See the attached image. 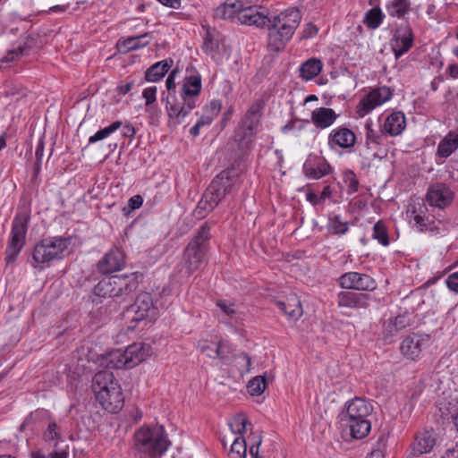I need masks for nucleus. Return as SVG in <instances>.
<instances>
[{"label":"nucleus","mask_w":458,"mask_h":458,"mask_svg":"<svg viewBox=\"0 0 458 458\" xmlns=\"http://www.w3.org/2000/svg\"><path fill=\"white\" fill-rule=\"evenodd\" d=\"M201 87V76L195 72L184 78L179 97L170 95L167 98V114L170 123L176 126L184 122L197 106Z\"/></svg>","instance_id":"obj_1"},{"label":"nucleus","mask_w":458,"mask_h":458,"mask_svg":"<svg viewBox=\"0 0 458 458\" xmlns=\"http://www.w3.org/2000/svg\"><path fill=\"white\" fill-rule=\"evenodd\" d=\"M373 411V406L365 399L355 397L348 401L339 414L343 426L349 428L352 438L362 439L371 429L369 419Z\"/></svg>","instance_id":"obj_2"},{"label":"nucleus","mask_w":458,"mask_h":458,"mask_svg":"<svg viewBox=\"0 0 458 458\" xmlns=\"http://www.w3.org/2000/svg\"><path fill=\"white\" fill-rule=\"evenodd\" d=\"M301 20V14L297 8H289L278 15L270 17L267 25L268 47L272 51L282 50L292 38Z\"/></svg>","instance_id":"obj_3"},{"label":"nucleus","mask_w":458,"mask_h":458,"mask_svg":"<svg viewBox=\"0 0 458 458\" xmlns=\"http://www.w3.org/2000/svg\"><path fill=\"white\" fill-rule=\"evenodd\" d=\"M170 445L171 442L162 425H144L134 433L135 450L148 458H161Z\"/></svg>","instance_id":"obj_4"},{"label":"nucleus","mask_w":458,"mask_h":458,"mask_svg":"<svg viewBox=\"0 0 458 458\" xmlns=\"http://www.w3.org/2000/svg\"><path fill=\"white\" fill-rule=\"evenodd\" d=\"M210 226L206 222L198 229L196 234L184 249L182 259L178 265L179 271L185 276L199 270L205 261L210 240Z\"/></svg>","instance_id":"obj_5"},{"label":"nucleus","mask_w":458,"mask_h":458,"mask_svg":"<svg viewBox=\"0 0 458 458\" xmlns=\"http://www.w3.org/2000/svg\"><path fill=\"white\" fill-rule=\"evenodd\" d=\"M93 391L100 405L111 413L118 412L123 406V394L120 385L110 371H99L93 377Z\"/></svg>","instance_id":"obj_6"},{"label":"nucleus","mask_w":458,"mask_h":458,"mask_svg":"<svg viewBox=\"0 0 458 458\" xmlns=\"http://www.w3.org/2000/svg\"><path fill=\"white\" fill-rule=\"evenodd\" d=\"M142 278L139 272L106 277L95 285L94 294L100 298L124 299L138 289Z\"/></svg>","instance_id":"obj_7"},{"label":"nucleus","mask_w":458,"mask_h":458,"mask_svg":"<svg viewBox=\"0 0 458 458\" xmlns=\"http://www.w3.org/2000/svg\"><path fill=\"white\" fill-rule=\"evenodd\" d=\"M30 214L28 209L19 210L12 221V227L5 249V262L13 263L25 246Z\"/></svg>","instance_id":"obj_8"},{"label":"nucleus","mask_w":458,"mask_h":458,"mask_svg":"<svg viewBox=\"0 0 458 458\" xmlns=\"http://www.w3.org/2000/svg\"><path fill=\"white\" fill-rule=\"evenodd\" d=\"M157 316V307L148 293H140L135 301L123 312L124 319L129 323L128 329L134 330L144 320H152Z\"/></svg>","instance_id":"obj_9"},{"label":"nucleus","mask_w":458,"mask_h":458,"mask_svg":"<svg viewBox=\"0 0 458 458\" xmlns=\"http://www.w3.org/2000/svg\"><path fill=\"white\" fill-rule=\"evenodd\" d=\"M71 244V239L56 236L43 239L34 247L33 260L37 264H45L64 258V251Z\"/></svg>","instance_id":"obj_10"},{"label":"nucleus","mask_w":458,"mask_h":458,"mask_svg":"<svg viewBox=\"0 0 458 458\" xmlns=\"http://www.w3.org/2000/svg\"><path fill=\"white\" fill-rule=\"evenodd\" d=\"M237 184L238 177L234 171L225 170L212 180L205 193L216 207L226 195L237 191Z\"/></svg>","instance_id":"obj_11"},{"label":"nucleus","mask_w":458,"mask_h":458,"mask_svg":"<svg viewBox=\"0 0 458 458\" xmlns=\"http://www.w3.org/2000/svg\"><path fill=\"white\" fill-rule=\"evenodd\" d=\"M338 284L343 289L360 292H372L377 286L376 280L372 276L359 272H346L343 274L338 278Z\"/></svg>","instance_id":"obj_12"},{"label":"nucleus","mask_w":458,"mask_h":458,"mask_svg":"<svg viewBox=\"0 0 458 458\" xmlns=\"http://www.w3.org/2000/svg\"><path fill=\"white\" fill-rule=\"evenodd\" d=\"M393 93L388 87H379L373 89L363 98H361L357 106V113L360 116L369 114L377 106H379L392 98Z\"/></svg>","instance_id":"obj_13"},{"label":"nucleus","mask_w":458,"mask_h":458,"mask_svg":"<svg viewBox=\"0 0 458 458\" xmlns=\"http://www.w3.org/2000/svg\"><path fill=\"white\" fill-rule=\"evenodd\" d=\"M242 6L240 9L238 21L242 24L255 26L260 29H267L270 17L265 11H259L257 6L251 5L248 0H242Z\"/></svg>","instance_id":"obj_14"},{"label":"nucleus","mask_w":458,"mask_h":458,"mask_svg":"<svg viewBox=\"0 0 458 458\" xmlns=\"http://www.w3.org/2000/svg\"><path fill=\"white\" fill-rule=\"evenodd\" d=\"M454 192L443 182L431 184L427 191L426 199L431 207L444 209L450 206L454 200Z\"/></svg>","instance_id":"obj_15"},{"label":"nucleus","mask_w":458,"mask_h":458,"mask_svg":"<svg viewBox=\"0 0 458 458\" xmlns=\"http://www.w3.org/2000/svg\"><path fill=\"white\" fill-rule=\"evenodd\" d=\"M429 342L428 335L411 334L405 337L400 345L402 354L411 360H418L424 348H426Z\"/></svg>","instance_id":"obj_16"},{"label":"nucleus","mask_w":458,"mask_h":458,"mask_svg":"<svg viewBox=\"0 0 458 458\" xmlns=\"http://www.w3.org/2000/svg\"><path fill=\"white\" fill-rule=\"evenodd\" d=\"M264 106L261 99H257L250 105L241 122L242 138H251L256 134Z\"/></svg>","instance_id":"obj_17"},{"label":"nucleus","mask_w":458,"mask_h":458,"mask_svg":"<svg viewBox=\"0 0 458 458\" xmlns=\"http://www.w3.org/2000/svg\"><path fill=\"white\" fill-rule=\"evenodd\" d=\"M125 266V255L120 249H111L98 262V271L102 275L121 270Z\"/></svg>","instance_id":"obj_18"},{"label":"nucleus","mask_w":458,"mask_h":458,"mask_svg":"<svg viewBox=\"0 0 458 458\" xmlns=\"http://www.w3.org/2000/svg\"><path fill=\"white\" fill-rule=\"evenodd\" d=\"M413 40L414 34L409 24L400 27L395 31L391 46L396 60L411 48Z\"/></svg>","instance_id":"obj_19"},{"label":"nucleus","mask_w":458,"mask_h":458,"mask_svg":"<svg viewBox=\"0 0 458 458\" xmlns=\"http://www.w3.org/2000/svg\"><path fill=\"white\" fill-rule=\"evenodd\" d=\"M327 143L331 149L336 148L350 149L356 143V135L351 129L345 126H339L330 131Z\"/></svg>","instance_id":"obj_20"},{"label":"nucleus","mask_w":458,"mask_h":458,"mask_svg":"<svg viewBox=\"0 0 458 458\" xmlns=\"http://www.w3.org/2000/svg\"><path fill=\"white\" fill-rule=\"evenodd\" d=\"M437 437L433 429H422L414 435V440L411 445V454L413 456H420L430 453L436 445Z\"/></svg>","instance_id":"obj_21"},{"label":"nucleus","mask_w":458,"mask_h":458,"mask_svg":"<svg viewBox=\"0 0 458 458\" xmlns=\"http://www.w3.org/2000/svg\"><path fill=\"white\" fill-rule=\"evenodd\" d=\"M332 167L323 157L316 155H310L303 164L304 174L311 179H320L330 174Z\"/></svg>","instance_id":"obj_22"},{"label":"nucleus","mask_w":458,"mask_h":458,"mask_svg":"<svg viewBox=\"0 0 458 458\" xmlns=\"http://www.w3.org/2000/svg\"><path fill=\"white\" fill-rule=\"evenodd\" d=\"M369 300L370 295L368 293L343 291L337 294V305L340 308L366 309L369 306Z\"/></svg>","instance_id":"obj_23"},{"label":"nucleus","mask_w":458,"mask_h":458,"mask_svg":"<svg viewBox=\"0 0 458 458\" xmlns=\"http://www.w3.org/2000/svg\"><path fill=\"white\" fill-rule=\"evenodd\" d=\"M127 369H132L150 354V346L144 343H134L123 350Z\"/></svg>","instance_id":"obj_24"},{"label":"nucleus","mask_w":458,"mask_h":458,"mask_svg":"<svg viewBox=\"0 0 458 458\" xmlns=\"http://www.w3.org/2000/svg\"><path fill=\"white\" fill-rule=\"evenodd\" d=\"M335 110L327 107H318L311 113V122L318 129L330 127L337 119Z\"/></svg>","instance_id":"obj_25"},{"label":"nucleus","mask_w":458,"mask_h":458,"mask_svg":"<svg viewBox=\"0 0 458 458\" xmlns=\"http://www.w3.org/2000/svg\"><path fill=\"white\" fill-rule=\"evenodd\" d=\"M276 305L289 319L293 321L298 320L303 314L301 301L295 295H292L286 301H278Z\"/></svg>","instance_id":"obj_26"},{"label":"nucleus","mask_w":458,"mask_h":458,"mask_svg":"<svg viewBox=\"0 0 458 458\" xmlns=\"http://www.w3.org/2000/svg\"><path fill=\"white\" fill-rule=\"evenodd\" d=\"M406 125L405 116L403 112L397 111L390 114L383 125V131L390 136L400 135Z\"/></svg>","instance_id":"obj_27"},{"label":"nucleus","mask_w":458,"mask_h":458,"mask_svg":"<svg viewBox=\"0 0 458 458\" xmlns=\"http://www.w3.org/2000/svg\"><path fill=\"white\" fill-rule=\"evenodd\" d=\"M242 6V0H226L215 9L214 16L221 20H231L235 17L238 19Z\"/></svg>","instance_id":"obj_28"},{"label":"nucleus","mask_w":458,"mask_h":458,"mask_svg":"<svg viewBox=\"0 0 458 458\" xmlns=\"http://www.w3.org/2000/svg\"><path fill=\"white\" fill-rule=\"evenodd\" d=\"M174 60L167 58L150 65L145 72V79L149 82H157L163 79L169 69L173 66Z\"/></svg>","instance_id":"obj_29"},{"label":"nucleus","mask_w":458,"mask_h":458,"mask_svg":"<svg viewBox=\"0 0 458 458\" xmlns=\"http://www.w3.org/2000/svg\"><path fill=\"white\" fill-rule=\"evenodd\" d=\"M385 8L390 17L404 20L411 10V3L410 0H389Z\"/></svg>","instance_id":"obj_30"},{"label":"nucleus","mask_w":458,"mask_h":458,"mask_svg":"<svg viewBox=\"0 0 458 458\" xmlns=\"http://www.w3.org/2000/svg\"><path fill=\"white\" fill-rule=\"evenodd\" d=\"M458 148V130L450 131L439 142L437 154L446 158Z\"/></svg>","instance_id":"obj_31"},{"label":"nucleus","mask_w":458,"mask_h":458,"mask_svg":"<svg viewBox=\"0 0 458 458\" xmlns=\"http://www.w3.org/2000/svg\"><path fill=\"white\" fill-rule=\"evenodd\" d=\"M152 39L151 33H144L135 37H128L124 39H120L117 43L119 48H123V51H132L148 46Z\"/></svg>","instance_id":"obj_32"},{"label":"nucleus","mask_w":458,"mask_h":458,"mask_svg":"<svg viewBox=\"0 0 458 458\" xmlns=\"http://www.w3.org/2000/svg\"><path fill=\"white\" fill-rule=\"evenodd\" d=\"M30 47L24 45L10 49L0 58V70L7 69L29 54Z\"/></svg>","instance_id":"obj_33"},{"label":"nucleus","mask_w":458,"mask_h":458,"mask_svg":"<svg viewBox=\"0 0 458 458\" xmlns=\"http://www.w3.org/2000/svg\"><path fill=\"white\" fill-rule=\"evenodd\" d=\"M323 64L319 59L310 58L300 66V77L305 81H310L321 72Z\"/></svg>","instance_id":"obj_34"},{"label":"nucleus","mask_w":458,"mask_h":458,"mask_svg":"<svg viewBox=\"0 0 458 458\" xmlns=\"http://www.w3.org/2000/svg\"><path fill=\"white\" fill-rule=\"evenodd\" d=\"M124 359L123 350L116 349L106 353L102 358V364L107 369H127V364L125 363Z\"/></svg>","instance_id":"obj_35"},{"label":"nucleus","mask_w":458,"mask_h":458,"mask_svg":"<svg viewBox=\"0 0 458 458\" xmlns=\"http://www.w3.org/2000/svg\"><path fill=\"white\" fill-rule=\"evenodd\" d=\"M327 231L335 235H344L349 230V223L341 215H330L327 225Z\"/></svg>","instance_id":"obj_36"},{"label":"nucleus","mask_w":458,"mask_h":458,"mask_svg":"<svg viewBox=\"0 0 458 458\" xmlns=\"http://www.w3.org/2000/svg\"><path fill=\"white\" fill-rule=\"evenodd\" d=\"M385 13L379 6H375L365 13L363 23L369 30H376L382 24Z\"/></svg>","instance_id":"obj_37"},{"label":"nucleus","mask_w":458,"mask_h":458,"mask_svg":"<svg viewBox=\"0 0 458 458\" xmlns=\"http://www.w3.org/2000/svg\"><path fill=\"white\" fill-rule=\"evenodd\" d=\"M216 307L219 309L220 313L217 312V316L220 320L228 319H236L238 311L236 309V305L227 300H217L216 302Z\"/></svg>","instance_id":"obj_38"},{"label":"nucleus","mask_w":458,"mask_h":458,"mask_svg":"<svg viewBox=\"0 0 458 458\" xmlns=\"http://www.w3.org/2000/svg\"><path fill=\"white\" fill-rule=\"evenodd\" d=\"M200 352L210 359H224L223 346L220 343H211L204 341L199 344Z\"/></svg>","instance_id":"obj_39"},{"label":"nucleus","mask_w":458,"mask_h":458,"mask_svg":"<svg viewBox=\"0 0 458 458\" xmlns=\"http://www.w3.org/2000/svg\"><path fill=\"white\" fill-rule=\"evenodd\" d=\"M384 131L383 130H375L373 129L370 123L365 124V136H366V146L368 148L370 145L379 146L382 144L384 140Z\"/></svg>","instance_id":"obj_40"},{"label":"nucleus","mask_w":458,"mask_h":458,"mask_svg":"<svg viewBox=\"0 0 458 458\" xmlns=\"http://www.w3.org/2000/svg\"><path fill=\"white\" fill-rule=\"evenodd\" d=\"M122 125H123V123L121 121H115V122L112 123L109 126L98 131L94 135L89 137V144H93V143H96L97 141L105 140L109 135H111L113 132H114L118 129H120L122 127Z\"/></svg>","instance_id":"obj_41"},{"label":"nucleus","mask_w":458,"mask_h":458,"mask_svg":"<svg viewBox=\"0 0 458 458\" xmlns=\"http://www.w3.org/2000/svg\"><path fill=\"white\" fill-rule=\"evenodd\" d=\"M420 208L427 209L425 206H422ZM422 213V209L420 210V213H418L416 210L412 211V219L414 221V225L420 232L431 230L433 220L430 219L429 216H423Z\"/></svg>","instance_id":"obj_42"},{"label":"nucleus","mask_w":458,"mask_h":458,"mask_svg":"<svg viewBox=\"0 0 458 458\" xmlns=\"http://www.w3.org/2000/svg\"><path fill=\"white\" fill-rule=\"evenodd\" d=\"M372 238L377 241L383 246H388L389 237L386 224L379 220L373 226Z\"/></svg>","instance_id":"obj_43"},{"label":"nucleus","mask_w":458,"mask_h":458,"mask_svg":"<svg viewBox=\"0 0 458 458\" xmlns=\"http://www.w3.org/2000/svg\"><path fill=\"white\" fill-rule=\"evenodd\" d=\"M43 438L46 442L54 443L57 445L61 439L60 428L57 423L54 420H50L45 431L43 432Z\"/></svg>","instance_id":"obj_44"},{"label":"nucleus","mask_w":458,"mask_h":458,"mask_svg":"<svg viewBox=\"0 0 458 458\" xmlns=\"http://www.w3.org/2000/svg\"><path fill=\"white\" fill-rule=\"evenodd\" d=\"M247 444L242 437H237L233 440L229 453L230 458H246Z\"/></svg>","instance_id":"obj_45"},{"label":"nucleus","mask_w":458,"mask_h":458,"mask_svg":"<svg viewBox=\"0 0 458 458\" xmlns=\"http://www.w3.org/2000/svg\"><path fill=\"white\" fill-rule=\"evenodd\" d=\"M207 197V194L204 192L201 199L199 201L197 208L194 210V216L199 218L205 217L208 213L216 208V206H213L211 199Z\"/></svg>","instance_id":"obj_46"},{"label":"nucleus","mask_w":458,"mask_h":458,"mask_svg":"<svg viewBox=\"0 0 458 458\" xmlns=\"http://www.w3.org/2000/svg\"><path fill=\"white\" fill-rule=\"evenodd\" d=\"M266 386V378L257 376L248 383L247 388L251 395H259L265 391Z\"/></svg>","instance_id":"obj_47"},{"label":"nucleus","mask_w":458,"mask_h":458,"mask_svg":"<svg viewBox=\"0 0 458 458\" xmlns=\"http://www.w3.org/2000/svg\"><path fill=\"white\" fill-rule=\"evenodd\" d=\"M344 182L348 188L349 194L355 193L358 191L359 181L352 171L347 170L344 173Z\"/></svg>","instance_id":"obj_48"},{"label":"nucleus","mask_w":458,"mask_h":458,"mask_svg":"<svg viewBox=\"0 0 458 458\" xmlns=\"http://www.w3.org/2000/svg\"><path fill=\"white\" fill-rule=\"evenodd\" d=\"M176 72H177L176 69L173 70L165 81V87L167 89V93L166 94L163 93L162 100L165 102L166 109H167V98L170 95H174V97H178L176 95V91H175V81H174Z\"/></svg>","instance_id":"obj_49"},{"label":"nucleus","mask_w":458,"mask_h":458,"mask_svg":"<svg viewBox=\"0 0 458 458\" xmlns=\"http://www.w3.org/2000/svg\"><path fill=\"white\" fill-rule=\"evenodd\" d=\"M248 423V419L244 415L239 414L233 419V421L230 424V426L234 433L242 435L244 431H246Z\"/></svg>","instance_id":"obj_50"},{"label":"nucleus","mask_w":458,"mask_h":458,"mask_svg":"<svg viewBox=\"0 0 458 458\" xmlns=\"http://www.w3.org/2000/svg\"><path fill=\"white\" fill-rule=\"evenodd\" d=\"M310 123L309 120L294 119L282 127V132L286 134L291 131H301Z\"/></svg>","instance_id":"obj_51"},{"label":"nucleus","mask_w":458,"mask_h":458,"mask_svg":"<svg viewBox=\"0 0 458 458\" xmlns=\"http://www.w3.org/2000/svg\"><path fill=\"white\" fill-rule=\"evenodd\" d=\"M411 319L407 314L396 316L391 322V327H394V331H401L410 325Z\"/></svg>","instance_id":"obj_52"},{"label":"nucleus","mask_w":458,"mask_h":458,"mask_svg":"<svg viewBox=\"0 0 458 458\" xmlns=\"http://www.w3.org/2000/svg\"><path fill=\"white\" fill-rule=\"evenodd\" d=\"M212 123V116L202 115L197 123L190 129V133L193 137H197L199 134V129L203 126H208Z\"/></svg>","instance_id":"obj_53"},{"label":"nucleus","mask_w":458,"mask_h":458,"mask_svg":"<svg viewBox=\"0 0 458 458\" xmlns=\"http://www.w3.org/2000/svg\"><path fill=\"white\" fill-rule=\"evenodd\" d=\"M387 440L388 437L386 434H381L378 437L372 451L380 452L381 456L384 457L387 447Z\"/></svg>","instance_id":"obj_54"},{"label":"nucleus","mask_w":458,"mask_h":458,"mask_svg":"<svg viewBox=\"0 0 458 458\" xmlns=\"http://www.w3.org/2000/svg\"><path fill=\"white\" fill-rule=\"evenodd\" d=\"M221 103L218 100H213L211 101L207 106H206V112L208 113L205 114L206 116H212V121L215 119L216 116L220 112L221 109Z\"/></svg>","instance_id":"obj_55"},{"label":"nucleus","mask_w":458,"mask_h":458,"mask_svg":"<svg viewBox=\"0 0 458 458\" xmlns=\"http://www.w3.org/2000/svg\"><path fill=\"white\" fill-rule=\"evenodd\" d=\"M236 360L238 363L242 365V369L249 372L251 366V360L250 356L245 352H241L235 356Z\"/></svg>","instance_id":"obj_56"},{"label":"nucleus","mask_w":458,"mask_h":458,"mask_svg":"<svg viewBox=\"0 0 458 458\" xmlns=\"http://www.w3.org/2000/svg\"><path fill=\"white\" fill-rule=\"evenodd\" d=\"M251 445L250 447V454L252 458H262L259 454V446L261 444V438L259 436L253 435L251 437Z\"/></svg>","instance_id":"obj_57"},{"label":"nucleus","mask_w":458,"mask_h":458,"mask_svg":"<svg viewBox=\"0 0 458 458\" xmlns=\"http://www.w3.org/2000/svg\"><path fill=\"white\" fill-rule=\"evenodd\" d=\"M156 94H157V87H148L146 88L143 92L142 96L146 99V105H151L156 101Z\"/></svg>","instance_id":"obj_58"},{"label":"nucleus","mask_w":458,"mask_h":458,"mask_svg":"<svg viewBox=\"0 0 458 458\" xmlns=\"http://www.w3.org/2000/svg\"><path fill=\"white\" fill-rule=\"evenodd\" d=\"M445 283L450 291L458 293V272L449 275Z\"/></svg>","instance_id":"obj_59"},{"label":"nucleus","mask_w":458,"mask_h":458,"mask_svg":"<svg viewBox=\"0 0 458 458\" xmlns=\"http://www.w3.org/2000/svg\"><path fill=\"white\" fill-rule=\"evenodd\" d=\"M218 47L217 42L212 38L211 34L209 32L207 33L205 38H204V50L205 51H215Z\"/></svg>","instance_id":"obj_60"},{"label":"nucleus","mask_w":458,"mask_h":458,"mask_svg":"<svg viewBox=\"0 0 458 458\" xmlns=\"http://www.w3.org/2000/svg\"><path fill=\"white\" fill-rule=\"evenodd\" d=\"M143 199L140 195H135L128 200V205L131 209L140 208L142 206Z\"/></svg>","instance_id":"obj_61"},{"label":"nucleus","mask_w":458,"mask_h":458,"mask_svg":"<svg viewBox=\"0 0 458 458\" xmlns=\"http://www.w3.org/2000/svg\"><path fill=\"white\" fill-rule=\"evenodd\" d=\"M318 33V29L315 25L309 23L302 32L303 38H312Z\"/></svg>","instance_id":"obj_62"},{"label":"nucleus","mask_w":458,"mask_h":458,"mask_svg":"<svg viewBox=\"0 0 458 458\" xmlns=\"http://www.w3.org/2000/svg\"><path fill=\"white\" fill-rule=\"evenodd\" d=\"M44 149H45V144L42 140H40L36 147L35 151V158L38 162H42V158L44 157Z\"/></svg>","instance_id":"obj_63"},{"label":"nucleus","mask_w":458,"mask_h":458,"mask_svg":"<svg viewBox=\"0 0 458 458\" xmlns=\"http://www.w3.org/2000/svg\"><path fill=\"white\" fill-rule=\"evenodd\" d=\"M135 133V128L130 123L125 124L122 129V134L123 137L133 139Z\"/></svg>","instance_id":"obj_64"}]
</instances>
